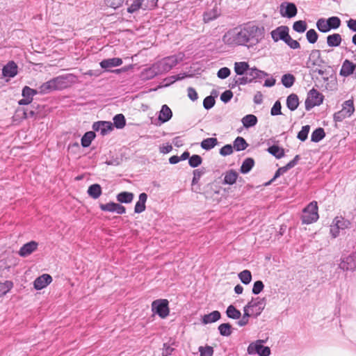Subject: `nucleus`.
Masks as SVG:
<instances>
[{
    "mask_svg": "<svg viewBox=\"0 0 356 356\" xmlns=\"http://www.w3.org/2000/svg\"><path fill=\"white\" fill-rule=\"evenodd\" d=\"M245 44L248 48L258 44L264 38V28L252 23L243 26Z\"/></svg>",
    "mask_w": 356,
    "mask_h": 356,
    "instance_id": "1",
    "label": "nucleus"
},
{
    "mask_svg": "<svg viewBox=\"0 0 356 356\" xmlns=\"http://www.w3.org/2000/svg\"><path fill=\"white\" fill-rule=\"evenodd\" d=\"M222 40L230 46H245L243 26L235 28L227 32L224 35Z\"/></svg>",
    "mask_w": 356,
    "mask_h": 356,
    "instance_id": "2",
    "label": "nucleus"
},
{
    "mask_svg": "<svg viewBox=\"0 0 356 356\" xmlns=\"http://www.w3.org/2000/svg\"><path fill=\"white\" fill-rule=\"evenodd\" d=\"M183 56L172 55L163 58V59L155 63L156 67L161 74L169 72L172 67L176 66L180 61L182 60Z\"/></svg>",
    "mask_w": 356,
    "mask_h": 356,
    "instance_id": "3",
    "label": "nucleus"
},
{
    "mask_svg": "<svg viewBox=\"0 0 356 356\" xmlns=\"http://www.w3.org/2000/svg\"><path fill=\"white\" fill-rule=\"evenodd\" d=\"M317 202H310L302 211V221L303 224H311L318 219Z\"/></svg>",
    "mask_w": 356,
    "mask_h": 356,
    "instance_id": "4",
    "label": "nucleus"
},
{
    "mask_svg": "<svg viewBox=\"0 0 356 356\" xmlns=\"http://www.w3.org/2000/svg\"><path fill=\"white\" fill-rule=\"evenodd\" d=\"M264 340H257L250 343L248 347L247 351L249 355L258 354L259 356H269L270 349L268 346H264Z\"/></svg>",
    "mask_w": 356,
    "mask_h": 356,
    "instance_id": "5",
    "label": "nucleus"
},
{
    "mask_svg": "<svg viewBox=\"0 0 356 356\" xmlns=\"http://www.w3.org/2000/svg\"><path fill=\"white\" fill-rule=\"evenodd\" d=\"M323 96L317 90L312 88L307 93L305 100V109L310 111L312 108L319 106L323 103Z\"/></svg>",
    "mask_w": 356,
    "mask_h": 356,
    "instance_id": "6",
    "label": "nucleus"
},
{
    "mask_svg": "<svg viewBox=\"0 0 356 356\" xmlns=\"http://www.w3.org/2000/svg\"><path fill=\"white\" fill-rule=\"evenodd\" d=\"M56 90H60L68 88L76 83V77L72 74H67L56 76L53 79Z\"/></svg>",
    "mask_w": 356,
    "mask_h": 356,
    "instance_id": "7",
    "label": "nucleus"
},
{
    "mask_svg": "<svg viewBox=\"0 0 356 356\" xmlns=\"http://www.w3.org/2000/svg\"><path fill=\"white\" fill-rule=\"evenodd\" d=\"M152 311L162 318L169 314L168 301L165 299L154 300L152 304Z\"/></svg>",
    "mask_w": 356,
    "mask_h": 356,
    "instance_id": "8",
    "label": "nucleus"
},
{
    "mask_svg": "<svg viewBox=\"0 0 356 356\" xmlns=\"http://www.w3.org/2000/svg\"><path fill=\"white\" fill-rule=\"evenodd\" d=\"M339 268L343 271H353L356 269V252L346 257H342Z\"/></svg>",
    "mask_w": 356,
    "mask_h": 356,
    "instance_id": "9",
    "label": "nucleus"
},
{
    "mask_svg": "<svg viewBox=\"0 0 356 356\" xmlns=\"http://www.w3.org/2000/svg\"><path fill=\"white\" fill-rule=\"evenodd\" d=\"M18 73V66L14 61H9L1 69V76L8 82L11 78L15 77Z\"/></svg>",
    "mask_w": 356,
    "mask_h": 356,
    "instance_id": "10",
    "label": "nucleus"
},
{
    "mask_svg": "<svg viewBox=\"0 0 356 356\" xmlns=\"http://www.w3.org/2000/svg\"><path fill=\"white\" fill-rule=\"evenodd\" d=\"M247 305L248 307L250 309L251 313L254 314L255 316H258L264 309L266 301L264 298H252Z\"/></svg>",
    "mask_w": 356,
    "mask_h": 356,
    "instance_id": "11",
    "label": "nucleus"
},
{
    "mask_svg": "<svg viewBox=\"0 0 356 356\" xmlns=\"http://www.w3.org/2000/svg\"><path fill=\"white\" fill-rule=\"evenodd\" d=\"M95 131L99 132L102 136L109 134L113 130V124L108 121H98L92 124Z\"/></svg>",
    "mask_w": 356,
    "mask_h": 356,
    "instance_id": "12",
    "label": "nucleus"
},
{
    "mask_svg": "<svg viewBox=\"0 0 356 356\" xmlns=\"http://www.w3.org/2000/svg\"><path fill=\"white\" fill-rule=\"evenodd\" d=\"M297 8L293 3L284 2L280 5V13L284 17L292 18L297 15Z\"/></svg>",
    "mask_w": 356,
    "mask_h": 356,
    "instance_id": "13",
    "label": "nucleus"
},
{
    "mask_svg": "<svg viewBox=\"0 0 356 356\" xmlns=\"http://www.w3.org/2000/svg\"><path fill=\"white\" fill-rule=\"evenodd\" d=\"M38 90H34L29 86H24L22 89V95L23 98L19 101V105H28L33 101V97L38 94Z\"/></svg>",
    "mask_w": 356,
    "mask_h": 356,
    "instance_id": "14",
    "label": "nucleus"
},
{
    "mask_svg": "<svg viewBox=\"0 0 356 356\" xmlns=\"http://www.w3.org/2000/svg\"><path fill=\"white\" fill-rule=\"evenodd\" d=\"M289 32V29L288 26H280L270 32V35L275 42H277L280 40L284 42L286 36H288Z\"/></svg>",
    "mask_w": 356,
    "mask_h": 356,
    "instance_id": "15",
    "label": "nucleus"
},
{
    "mask_svg": "<svg viewBox=\"0 0 356 356\" xmlns=\"http://www.w3.org/2000/svg\"><path fill=\"white\" fill-rule=\"evenodd\" d=\"M323 63L324 60L321 58L320 50H312L307 62V67H321Z\"/></svg>",
    "mask_w": 356,
    "mask_h": 356,
    "instance_id": "16",
    "label": "nucleus"
},
{
    "mask_svg": "<svg viewBox=\"0 0 356 356\" xmlns=\"http://www.w3.org/2000/svg\"><path fill=\"white\" fill-rule=\"evenodd\" d=\"M38 247V243L36 241H31L23 245L20 248L18 254L22 257H26L35 252Z\"/></svg>",
    "mask_w": 356,
    "mask_h": 356,
    "instance_id": "17",
    "label": "nucleus"
},
{
    "mask_svg": "<svg viewBox=\"0 0 356 356\" xmlns=\"http://www.w3.org/2000/svg\"><path fill=\"white\" fill-rule=\"evenodd\" d=\"M248 76L249 79H251V83H252L257 81H261L265 77L268 76L269 74L267 72L257 68L256 67H250L248 72Z\"/></svg>",
    "mask_w": 356,
    "mask_h": 356,
    "instance_id": "18",
    "label": "nucleus"
},
{
    "mask_svg": "<svg viewBox=\"0 0 356 356\" xmlns=\"http://www.w3.org/2000/svg\"><path fill=\"white\" fill-rule=\"evenodd\" d=\"M51 282L52 277L50 275L43 274L35 280L33 286L36 290H41L48 286Z\"/></svg>",
    "mask_w": 356,
    "mask_h": 356,
    "instance_id": "19",
    "label": "nucleus"
},
{
    "mask_svg": "<svg viewBox=\"0 0 356 356\" xmlns=\"http://www.w3.org/2000/svg\"><path fill=\"white\" fill-rule=\"evenodd\" d=\"M355 70L356 64L348 59H346L342 63L340 70V75L344 77L349 76L353 74Z\"/></svg>",
    "mask_w": 356,
    "mask_h": 356,
    "instance_id": "20",
    "label": "nucleus"
},
{
    "mask_svg": "<svg viewBox=\"0 0 356 356\" xmlns=\"http://www.w3.org/2000/svg\"><path fill=\"white\" fill-rule=\"evenodd\" d=\"M172 116V112L168 106L164 104L161 106L159 113L158 121L159 124H163L169 121Z\"/></svg>",
    "mask_w": 356,
    "mask_h": 356,
    "instance_id": "21",
    "label": "nucleus"
},
{
    "mask_svg": "<svg viewBox=\"0 0 356 356\" xmlns=\"http://www.w3.org/2000/svg\"><path fill=\"white\" fill-rule=\"evenodd\" d=\"M157 67L154 63L150 67L145 68L142 72L143 77L146 79H152L156 76L160 75L161 74Z\"/></svg>",
    "mask_w": 356,
    "mask_h": 356,
    "instance_id": "22",
    "label": "nucleus"
},
{
    "mask_svg": "<svg viewBox=\"0 0 356 356\" xmlns=\"http://www.w3.org/2000/svg\"><path fill=\"white\" fill-rule=\"evenodd\" d=\"M100 66L104 69L118 67L122 64V60L120 58L104 59L100 62Z\"/></svg>",
    "mask_w": 356,
    "mask_h": 356,
    "instance_id": "23",
    "label": "nucleus"
},
{
    "mask_svg": "<svg viewBox=\"0 0 356 356\" xmlns=\"http://www.w3.org/2000/svg\"><path fill=\"white\" fill-rule=\"evenodd\" d=\"M147 200V195L145 193H142L139 195L138 200L136 203L134 212L140 213L145 210V203Z\"/></svg>",
    "mask_w": 356,
    "mask_h": 356,
    "instance_id": "24",
    "label": "nucleus"
},
{
    "mask_svg": "<svg viewBox=\"0 0 356 356\" xmlns=\"http://www.w3.org/2000/svg\"><path fill=\"white\" fill-rule=\"evenodd\" d=\"M250 69L248 63L245 61L236 62L234 63V72L237 75H248V72Z\"/></svg>",
    "mask_w": 356,
    "mask_h": 356,
    "instance_id": "25",
    "label": "nucleus"
},
{
    "mask_svg": "<svg viewBox=\"0 0 356 356\" xmlns=\"http://www.w3.org/2000/svg\"><path fill=\"white\" fill-rule=\"evenodd\" d=\"M219 15L220 11L218 6L216 4L215 6L211 10H207L204 13L203 19L204 22L207 23L216 19Z\"/></svg>",
    "mask_w": 356,
    "mask_h": 356,
    "instance_id": "26",
    "label": "nucleus"
},
{
    "mask_svg": "<svg viewBox=\"0 0 356 356\" xmlns=\"http://www.w3.org/2000/svg\"><path fill=\"white\" fill-rule=\"evenodd\" d=\"M342 41V38L339 33H333L329 35L327 37V44L328 47H339Z\"/></svg>",
    "mask_w": 356,
    "mask_h": 356,
    "instance_id": "27",
    "label": "nucleus"
},
{
    "mask_svg": "<svg viewBox=\"0 0 356 356\" xmlns=\"http://www.w3.org/2000/svg\"><path fill=\"white\" fill-rule=\"evenodd\" d=\"M220 313L218 311H213L209 314H205L202 317V323L209 324L214 323L220 318Z\"/></svg>",
    "mask_w": 356,
    "mask_h": 356,
    "instance_id": "28",
    "label": "nucleus"
},
{
    "mask_svg": "<svg viewBox=\"0 0 356 356\" xmlns=\"http://www.w3.org/2000/svg\"><path fill=\"white\" fill-rule=\"evenodd\" d=\"M40 94H47L53 90H56L53 79L42 83L38 89Z\"/></svg>",
    "mask_w": 356,
    "mask_h": 356,
    "instance_id": "29",
    "label": "nucleus"
},
{
    "mask_svg": "<svg viewBox=\"0 0 356 356\" xmlns=\"http://www.w3.org/2000/svg\"><path fill=\"white\" fill-rule=\"evenodd\" d=\"M299 105V99L296 94H291L287 97L286 106L291 111H295Z\"/></svg>",
    "mask_w": 356,
    "mask_h": 356,
    "instance_id": "30",
    "label": "nucleus"
},
{
    "mask_svg": "<svg viewBox=\"0 0 356 356\" xmlns=\"http://www.w3.org/2000/svg\"><path fill=\"white\" fill-rule=\"evenodd\" d=\"M238 176V174L237 172L234 170H229L225 174L224 183L226 184L232 185L236 182Z\"/></svg>",
    "mask_w": 356,
    "mask_h": 356,
    "instance_id": "31",
    "label": "nucleus"
},
{
    "mask_svg": "<svg viewBox=\"0 0 356 356\" xmlns=\"http://www.w3.org/2000/svg\"><path fill=\"white\" fill-rule=\"evenodd\" d=\"M248 146V144L246 143L245 140L241 136H238L234 141L233 148L236 151H242L245 149Z\"/></svg>",
    "mask_w": 356,
    "mask_h": 356,
    "instance_id": "32",
    "label": "nucleus"
},
{
    "mask_svg": "<svg viewBox=\"0 0 356 356\" xmlns=\"http://www.w3.org/2000/svg\"><path fill=\"white\" fill-rule=\"evenodd\" d=\"M254 165V161L253 159H252V158L245 159L243 161V162L241 166V169H240L241 172L243 174L248 173L252 170Z\"/></svg>",
    "mask_w": 356,
    "mask_h": 356,
    "instance_id": "33",
    "label": "nucleus"
},
{
    "mask_svg": "<svg viewBox=\"0 0 356 356\" xmlns=\"http://www.w3.org/2000/svg\"><path fill=\"white\" fill-rule=\"evenodd\" d=\"M241 121L245 128H249L257 123V118L255 115L249 114L244 116Z\"/></svg>",
    "mask_w": 356,
    "mask_h": 356,
    "instance_id": "34",
    "label": "nucleus"
},
{
    "mask_svg": "<svg viewBox=\"0 0 356 356\" xmlns=\"http://www.w3.org/2000/svg\"><path fill=\"white\" fill-rule=\"evenodd\" d=\"M89 196L94 199H97L102 194V188L97 184H92L89 186L88 190Z\"/></svg>",
    "mask_w": 356,
    "mask_h": 356,
    "instance_id": "35",
    "label": "nucleus"
},
{
    "mask_svg": "<svg viewBox=\"0 0 356 356\" xmlns=\"http://www.w3.org/2000/svg\"><path fill=\"white\" fill-rule=\"evenodd\" d=\"M341 111H343L348 118L350 117L355 111L353 101L348 99L344 102L342 105Z\"/></svg>",
    "mask_w": 356,
    "mask_h": 356,
    "instance_id": "36",
    "label": "nucleus"
},
{
    "mask_svg": "<svg viewBox=\"0 0 356 356\" xmlns=\"http://www.w3.org/2000/svg\"><path fill=\"white\" fill-rule=\"evenodd\" d=\"M218 144V140L216 138H208L201 142V147L205 150H210Z\"/></svg>",
    "mask_w": 356,
    "mask_h": 356,
    "instance_id": "37",
    "label": "nucleus"
},
{
    "mask_svg": "<svg viewBox=\"0 0 356 356\" xmlns=\"http://www.w3.org/2000/svg\"><path fill=\"white\" fill-rule=\"evenodd\" d=\"M134 199V194L130 192H122L117 195V200L121 203H130Z\"/></svg>",
    "mask_w": 356,
    "mask_h": 356,
    "instance_id": "38",
    "label": "nucleus"
},
{
    "mask_svg": "<svg viewBox=\"0 0 356 356\" xmlns=\"http://www.w3.org/2000/svg\"><path fill=\"white\" fill-rule=\"evenodd\" d=\"M95 137V134L94 131L86 132L81 138V145L83 147H89Z\"/></svg>",
    "mask_w": 356,
    "mask_h": 356,
    "instance_id": "39",
    "label": "nucleus"
},
{
    "mask_svg": "<svg viewBox=\"0 0 356 356\" xmlns=\"http://www.w3.org/2000/svg\"><path fill=\"white\" fill-rule=\"evenodd\" d=\"M226 314L228 318L232 319H239L241 316V312L233 305H229L227 308Z\"/></svg>",
    "mask_w": 356,
    "mask_h": 356,
    "instance_id": "40",
    "label": "nucleus"
},
{
    "mask_svg": "<svg viewBox=\"0 0 356 356\" xmlns=\"http://www.w3.org/2000/svg\"><path fill=\"white\" fill-rule=\"evenodd\" d=\"M268 152L277 159H281L284 156V149L277 145H272L268 148Z\"/></svg>",
    "mask_w": 356,
    "mask_h": 356,
    "instance_id": "41",
    "label": "nucleus"
},
{
    "mask_svg": "<svg viewBox=\"0 0 356 356\" xmlns=\"http://www.w3.org/2000/svg\"><path fill=\"white\" fill-rule=\"evenodd\" d=\"M325 134L323 128H318L315 129L311 136V140L314 143H318L324 138Z\"/></svg>",
    "mask_w": 356,
    "mask_h": 356,
    "instance_id": "42",
    "label": "nucleus"
},
{
    "mask_svg": "<svg viewBox=\"0 0 356 356\" xmlns=\"http://www.w3.org/2000/svg\"><path fill=\"white\" fill-rule=\"evenodd\" d=\"M296 81L295 76L291 74H285L282 76V83L286 88H291Z\"/></svg>",
    "mask_w": 356,
    "mask_h": 356,
    "instance_id": "43",
    "label": "nucleus"
},
{
    "mask_svg": "<svg viewBox=\"0 0 356 356\" xmlns=\"http://www.w3.org/2000/svg\"><path fill=\"white\" fill-rule=\"evenodd\" d=\"M333 222L336 225V226L338 227L340 230H344L345 229H347L349 227L350 222L347 220H345L343 218L337 217Z\"/></svg>",
    "mask_w": 356,
    "mask_h": 356,
    "instance_id": "44",
    "label": "nucleus"
},
{
    "mask_svg": "<svg viewBox=\"0 0 356 356\" xmlns=\"http://www.w3.org/2000/svg\"><path fill=\"white\" fill-rule=\"evenodd\" d=\"M142 10H152L157 6L158 0H140Z\"/></svg>",
    "mask_w": 356,
    "mask_h": 356,
    "instance_id": "45",
    "label": "nucleus"
},
{
    "mask_svg": "<svg viewBox=\"0 0 356 356\" xmlns=\"http://www.w3.org/2000/svg\"><path fill=\"white\" fill-rule=\"evenodd\" d=\"M126 121L122 114H117L113 118V126L118 129H122L125 126Z\"/></svg>",
    "mask_w": 356,
    "mask_h": 356,
    "instance_id": "46",
    "label": "nucleus"
},
{
    "mask_svg": "<svg viewBox=\"0 0 356 356\" xmlns=\"http://www.w3.org/2000/svg\"><path fill=\"white\" fill-rule=\"evenodd\" d=\"M238 278L244 284H248L252 280L251 272L248 270H244L238 274Z\"/></svg>",
    "mask_w": 356,
    "mask_h": 356,
    "instance_id": "47",
    "label": "nucleus"
},
{
    "mask_svg": "<svg viewBox=\"0 0 356 356\" xmlns=\"http://www.w3.org/2000/svg\"><path fill=\"white\" fill-rule=\"evenodd\" d=\"M307 28V24L305 21L299 20L296 21L293 24V29L298 33H304Z\"/></svg>",
    "mask_w": 356,
    "mask_h": 356,
    "instance_id": "48",
    "label": "nucleus"
},
{
    "mask_svg": "<svg viewBox=\"0 0 356 356\" xmlns=\"http://www.w3.org/2000/svg\"><path fill=\"white\" fill-rule=\"evenodd\" d=\"M316 27L318 30L322 33H327L330 31L327 21L324 18H321L317 21Z\"/></svg>",
    "mask_w": 356,
    "mask_h": 356,
    "instance_id": "49",
    "label": "nucleus"
},
{
    "mask_svg": "<svg viewBox=\"0 0 356 356\" xmlns=\"http://www.w3.org/2000/svg\"><path fill=\"white\" fill-rule=\"evenodd\" d=\"M140 9L142 10V6L140 0H133L127 8V12L131 14L137 13Z\"/></svg>",
    "mask_w": 356,
    "mask_h": 356,
    "instance_id": "50",
    "label": "nucleus"
},
{
    "mask_svg": "<svg viewBox=\"0 0 356 356\" xmlns=\"http://www.w3.org/2000/svg\"><path fill=\"white\" fill-rule=\"evenodd\" d=\"M329 27L331 29H337L341 25V20L338 17H331L326 19Z\"/></svg>",
    "mask_w": 356,
    "mask_h": 356,
    "instance_id": "51",
    "label": "nucleus"
},
{
    "mask_svg": "<svg viewBox=\"0 0 356 356\" xmlns=\"http://www.w3.org/2000/svg\"><path fill=\"white\" fill-rule=\"evenodd\" d=\"M232 326L229 323H222L219 325L218 330L221 335L228 337L232 334Z\"/></svg>",
    "mask_w": 356,
    "mask_h": 356,
    "instance_id": "52",
    "label": "nucleus"
},
{
    "mask_svg": "<svg viewBox=\"0 0 356 356\" xmlns=\"http://www.w3.org/2000/svg\"><path fill=\"white\" fill-rule=\"evenodd\" d=\"M309 130V125L303 126L302 129L298 132L297 138L301 141H305L307 138Z\"/></svg>",
    "mask_w": 356,
    "mask_h": 356,
    "instance_id": "53",
    "label": "nucleus"
},
{
    "mask_svg": "<svg viewBox=\"0 0 356 356\" xmlns=\"http://www.w3.org/2000/svg\"><path fill=\"white\" fill-rule=\"evenodd\" d=\"M202 159L200 156L194 154L191 156L188 159V163L191 167L195 168L199 166L202 163Z\"/></svg>",
    "mask_w": 356,
    "mask_h": 356,
    "instance_id": "54",
    "label": "nucleus"
},
{
    "mask_svg": "<svg viewBox=\"0 0 356 356\" xmlns=\"http://www.w3.org/2000/svg\"><path fill=\"white\" fill-rule=\"evenodd\" d=\"M306 38L311 44H314L318 38L316 31L314 29H309L306 33Z\"/></svg>",
    "mask_w": 356,
    "mask_h": 356,
    "instance_id": "55",
    "label": "nucleus"
},
{
    "mask_svg": "<svg viewBox=\"0 0 356 356\" xmlns=\"http://www.w3.org/2000/svg\"><path fill=\"white\" fill-rule=\"evenodd\" d=\"M284 42L290 47V48L293 49H297L300 47V43L293 39L290 36L289 33L288 34V36H286V39L284 40Z\"/></svg>",
    "mask_w": 356,
    "mask_h": 356,
    "instance_id": "56",
    "label": "nucleus"
},
{
    "mask_svg": "<svg viewBox=\"0 0 356 356\" xmlns=\"http://www.w3.org/2000/svg\"><path fill=\"white\" fill-rule=\"evenodd\" d=\"M199 352L200 356H212L213 354V349L211 346H200Z\"/></svg>",
    "mask_w": 356,
    "mask_h": 356,
    "instance_id": "57",
    "label": "nucleus"
},
{
    "mask_svg": "<svg viewBox=\"0 0 356 356\" xmlns=\"http://www.w3.org/2000/svg\"><path fill=\"white\" fill-rule=\"evenodd\" d=\"M215 99L212 96H208L203 101L204 108L207 110L211 108L215 104Z\"/></svg>",
    "mask_w": 356,
    "mask_h": 356,
    "instance_id": "58",
    "label": "nucleus"
},
{
    "mask_svg": "<svg viewBox=\"0 0 356 356\" xmlns=\"http://www.w3.org/2000/svg\"><path fill=\"white\" fill-rule=\"evenodd\" d=\"M234 85L243 86V85H245L248 83H250L251 79H250L248 76L245 74V76H243L242 77L235 78L234 79Z\"/></svg>",
    "mask_w": 356,
    "mask_h": 356,
    "instance_id": "59",
    "label": "nucleus"
},
{
    "mask_svg": "<svg viewBox=\"0 0 356 356\" xmlns=\"http://www.w3.org/2000/svg\"><path fill=\"white\" fill-rule=\"evenodd\" d=\"M230 73H231L230 70L227 67H224L220 68L218 71L217 76L218 78H220L221 79H225L230 75Z\"/></svg>",
    "mask_w": 356,
    "mask_h": 356,
    "instance_id": "60",
    "label": "nucleus"
},
{
    "mask_svg": "<svg viewBox=\"0 0 356 356\" xmlns=\"http://www.w3.org/2000/svg\"><path fill=\"white\" fill-rule=\"evenodd\" d=\"M264 287V283L261 280L256 281L253 284L252 293L257 295L263 291Z\"/></svg>",
    "mask_w": 356,
    "mask_h": 356,
    "instance_id": "61",
    "label": "nucleus"
},
{
    "mask_svg": "<svg viewBox=\"0 0 356 356\" xmlns=\"http://www.w3.org/2000/svg\"><path fill=\"white\" fill-rule=\"evenodd\" d=\"M105 3L108 7L116 9L122 5L123 0H105Z\"/></svg>",
    "mask_w": 356,
    "mask_h": 356,
    "instance_id": "62",
    "label": "nucleus"
},
{
    "mask_svg": "<svg viewBox=\"0 0 356 356\" xmlns=\"http://www.w3.org/2000/svg\"><path fill=\"white\" fill-rule=\"evenodd\" d=\"M233 149L232 145H225L220 149V154L223 156L230 155L233 153Z\"/></svg>",
    "mask_w": 356,
    "mask_h": 356,
    "instance_id": "63",
    "label": "nucleus"
},
{
    "mask_svg": "<svg viewBox=\"0 0 356 356\" xmlns=\"http://www.w3.org/2000/svg\"><path fill=\"white\" fill-rule=\"evenodd\" d=\"M281 108H282L281 103L279 101L275 102V103L271 108L270 114L272 115H280L282 113Z\"/></svg>",
    "mask_w": 356,
    "mask_h": 356,
    "instance_id": "64",
    "label": "nucleus"
}]
</instances>
